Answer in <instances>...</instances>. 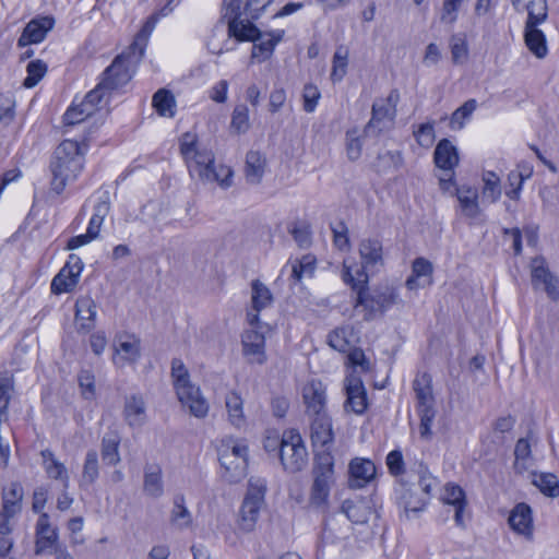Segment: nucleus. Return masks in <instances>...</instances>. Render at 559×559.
I'll use <instances>...</instances> for the list:
<instances>
[{
  "label": "nucleus",
  "instance_id": "nucleus-60",
  "mask_svg": "<svg viewBox=\"0 0 559 559\" xmlns=\"http://www.w3.org/2000/svg\"><path fill=\"white\" fill-rule=\"evenodd\" d=\"M528 177V175L524 176L522 173L518 170H513L508 175V183L509 189L506 191L507 197L512 200L518 201L520 199L521 190L524 180Z\"/></svg>",
  "mask_w": 559,
  "mask_h": 559
},
{
  "label": "nucleus",
  "instance_id": "nucleus-27",
  "mask_svg": "<svg viewBox=\"0 0 559 559\" xmlns=\"http://www.w3.org/2000/svg\"><path fill=\"white\" fill-rule=\"evenodd\" d=\"M349 486L361 488L374 477L376 466L370 460L357 457L349 464Z\"/></svg>",
  "mask_w": 559,
  "mask_h": 559
},
{
  "label": "nucleus",
  "instance_id": "nucleus-38",
  "mask_svg": "<svg viewBox=\"0 0 559 559\" xmlns=\"http://www.w3.org/2000/svg\"><path fill=\"white\" fill-rule=\"evenodd\" d=\"M159 17H163L159 14V11L157 13L152 14L146 20V22L144 23V25L142 26L140 32L138 33L134 41L130 46V50H132L133 52H136L139 55V57H143L144 49L146 47L148 37L153 33V31H154V28H155Z\"/></svg>",
  "mask_w": 559,
  "mask_h": 559
},
{
  "label": "nucleus",
  "instance_id": "nucleus-3",
  "mask_svg": "<svg viewBox=\"0 0 559 559\" xmlns=\"http://www.w3.org/2000/svg\"><path fill=\"white\" fill-rule=\"evenodd\" d=\"M342 278L357 292L356 307H362L367 310L368 319L374 312H383L399 301V293L395 288L388 287L373 296H369L366 293L368 275L362 271H357V276L355 277L352 267L346 262L343 264Z\"/></svg>",
  "mask_w": 559,
  "mask_h": 559
},
{
  "label": "nucleus",
  "instance_id": "nucleus-31",
  "mask_svg": "<svg viewBox=\"0 0 559 559\" xmlns=\"http://www.w3.org/2000/svg\"><path fill=\"white\" fill-rule=\"evenodd\" d=\"M43 466L50 479L58 480L67 489L70 483V476L67 467L60 462L51 451H41Z\"/></svg>",
  "mask_w": 559,
  "mask_h": 559
},
{
  "label": "nucleus",
  "instance_id": "nucleus-55",
  "mask_svg": "<svg viewBox=\"0 0 559 559\" xmlns=\"http://www.w3.org/2000/svg\"><path fill=\"white\" fill-rule=\"evenodd\" d=\"M329 489H330V475L326 473L318 475L316 477L313 486H312V493H311L312 501L317 504H321V503L325 502V500L329 496Z\"/></svg>",
  "mask_w": 559,
  "mask_h": 559
},
{
  "label": "nucleus",
  "instance_id": "nucleus-4",
  "mask_svg": "<svg viewBox=\"0 0 559 559\" xmlns=\"http://www.w3.org/2000/svg\"><path fill=\"white\" fill-rule=\"evenodd\" d=\"M229 35L238 40L253 41L251 57L259 62L273 55L275 46L284 38V29L261 33L250 21L234 19L229 22Z\"/></svg>",
  "mask_w": 559,
  "mask_h": 559
},
{
  "label": "nucleus",
  "instance_id": "nucleus-30",
  "mask_svg": "<svg viewBox=\"0 0 559 559\" xmlns=\"http://www.w3.org/2000/svg\"><path fill=\"white\" fill-rule=\"evenodd\" d=\"M120 442L121 436L117 430H109L104 435L100 443V455L105 464L115 466L120 463Z\"/></svg>",
  "mask_w": 559,
  "mask_h": 559
},
{
  "label": "nucleus",
  "instance_id": "nucleus-48",
  "mask_svg": "<svg viewBox=\"0 0 559 559\" xmlns=\"http://www.w3.org/2000/svg\"><path fill=\"white\" fill-rule=\"evenodd\" d=\"M97 110L93 105L83 99L80 104L70 107L63 116L66 124H75L84 121L87 117L94 115Z\"/></svg>",
  "mask_w": 559,
  "mask_h": 559
},
{
  "label": "nucleus",
  "instance_id": "nucleus-49",
  "mask_svg": "<svg viewBox=\"0 0 559 559\" xmlns=\"http://www.w3.org/2000/svg\"><path fill=\"white\" fill-rule=\"evenodd\" d=\"M316 270V258L311 254L304 255L292 265V277L299 282L304 277H310Z\"/></svg>",
  "mask_w": 559,
  "mask_h": 559
},
{
  "label": "nucleus",
  "instance_id": "nucleus-58",
  "mask_svg": "<svg viewBox=\"0 0 559 559\" xmlns=\"http://www.w3.org/2000/svg\"><path fill=\"white\" fill-rule=\"evenodd\" d=\"M266 491V481L261 477H251L249 479L248 491L245 499L254 501L264 506V497Z\"/></svg>",
  "mask_w": 559,
  "mask_h": 559
},
{
  "label": "nucleus",
  "instance_id": "nucleus-12",
  "mask_svg": "<svg viewBox=\"0 0 559 559\" xmlns=\"http://www.w3.org/2000/svg\"><path fill=\"white\" fill-rule=\"evenodd\" d=\"M359 255L361 260L360 267L353 270V275L357 276V271H362L368 275V272L376 273L384 264L382 242L378 239L367 238L362 239L359 243Z\"/></svg>",
  "mask_w": 559,
  "mask_h": 559
},
{
  "label": "nucleus",
  "instance_id": "nucleus-6",
  "mask_svg": "<svg viewBox=\"0 0 559 559\" xmlns=\"http://www.w3.org/2000/svg\"><path fill=\"white\" fill-rule=\"evenodd\" d=\"M223 469L222 477L229 484L239 483L247 475L248 445L243 440L226 437L217 448Z\"/></svg>",
  "mask_w": 559,
  "mask_h": 559
},
{
  "label": "nucleus",
  "instance_id": "nucleus-19",
  "mask_svg": "<svg viewBox=\"0 0 559 559\" xmlns=\"http://www.w3.org/2000/svg\"><path fill=\"white\" fill-rule=\"evenodd\" d=\"M310 437L314 448H325L332 443L334 435L332 420L326 413L311 416Z\"/></svg>",
  "mask_w": 559,
  "mask_h": 559
},
{
  "label": "nucleus",
  "instance_id": "nucleus-61",
  "mask_svg": "<svg viewBox=\"0 0 559 559\" xmlns=\"http://www.w3.org/2000/svg\"><path fill=\"white\" fill-rule=\"evenodd\" d=\"M347 144H346V152L347 156L350 160H356L361 155V148H362V141L360 136L358 135L357 130H350L346 134Z\"/></svg>",
  "mask_w": 559,
  "mask_h": 559
},
{
  "label": "nucleus",
  "instance_id": "nucleus-56",
  "mask_svg": "<svg viewBox=\"0 0 559 559\" xmlns=\"http://www.w3.org/2000/svg\"><path fill=\"white\" fill-rule=\"evenodd\" d=\"M230 127L237 133H245L249 130V109L246 105H238L235 107L231 115Z\"/></svg>",
  "mask_w": 559,
  "mask_h": 559
},
{
  "label": "nucleus",
  "instance_id": "nucleus-18",
  "mask_svg": "<svg viewBox=\"0 0 559 559\" xmlns=\"http://www.w3.org/2000/svg\"><path fill=\"white\" fill-rule=\"evenodd\" d=\"M400 99L397 91H391L385 98L377 99L372 105V118L367 126V131L382 121L392 122L396 115V105Z\"/></svg>",
  "mask_w": 559,
  "mask_h": 559
},
{
  "label": "nucleus",
  "instance_id": "nucleus-32",
  "mask_svg": "<svg viewBox=\"0 0 559 559\" xmlns=\"http://www.w3.org/2000/svg\"><path fill=\"white\" fill-rule=\"evenodd\" d=\"M435 163L444 171H452L459 164L456 147L447 139L441 140L435 150Z\"/></svg>",
  "mask_w": 559,
  "mask_h": 559
},
{
  "label": "nucleus",
  "instance_id": "nucleus-35",
  "mask_svg": "<svg viewBox=\"0 0 559 559\" xmlns=\"http://www.w3.org/2000/svg\"><path fill=\"white\" fill-rule=\"evenodd\" d=\"M266 167L265 157L258 151H250L246 156L245 176L247 182L259 185Z\"/></svg>",
  "mask_w": 559,
  "mask_h": 559
},
{
  "label": "nucleus",
  "instance_id": "nucleus-15",
  "mask_svg": "<svg viewBox=\"0 0 559 559\" xmlns=\"http://www.w3.org/2000/svg\"><path fill=\"white\" fill-rule=\"evenodd\" d=\"M302 399L309 416L325 413L326 393L320 380L311 379L304 385Z\"/></svg>",
  "mask_w": 559,
  "mask_h": 559
},
{
  "label": "nucleus",
  "instance_id": "nucleus-25",
  "mask_svg": "<svg viewBox=\"0 0 559 559\" xmlns=\"http://www.w3.org/2000/svg\"><path fill=\"white\" fill-rule=\"evenodd\" d=\"M400 504L404 508L406 514L423 511L427 506V497L421 496L415 484H401L399 488Z\"/></svg>",
  "mask_w": 559,
  "mask_h": 559
},
{
  "label": "nucleus",
  "instance_id": "nucleus-59",
  "mask_svg": "<svg viewBox=\"0 0 559 559\" xmlns=\"http://www.w3.org/2000/svg\"><path fill=\"white\" fill-rule=\"evenodd\" d=\"M414 136L417 143L423 147H430L436 139L435 135V123L426 122L421 123L417 130L414 131Z\"/></svg>",
  "mask_w": 559,
  "mask_h": 559
},
{
  "label": "nucleus",
  "instance_id": "nucleus-26",
  "mask_svg": "<svg viewBox=\"0 0 559 559\" xmlns=\"http://www.w3.org/2000/svg\"><path fill=\"white\" fill-rule=\"evenodd\" d=\"M523 39L528 51L537 59H545L548 55V44L545 33L539 26H524Z\"/></svg>",
  "mask_w": 559,
  "mask_h": 559
},
{
  "label": "nucleus",
  "instance_id": "nucleus-57",
  "mask_svg": "<svg viewBox=\"0 0 559 559\" xmlns=\"http://www.w3.org/2000/svg\"><path fill=\"white\" fill-rule=\"evenodd\" d=\"M534 484L543 493L549 497L555 498L559 496V481L554 474H540L536 476Z\"/></svg>",
  "mask_w": 559,
  "mask_h": 559
},
{
  "label": "nucleus",
  "instance_id": "nucleus-43",
  "mask_svg": "<svg viewBox=\"0 0 559 559\" xmlns=\"http://www.w3.org/2000/svg\"><path fill=\"white\" fill-rule=\"evenodd\" d=\"M532 463V449L527 439L521 438L518 440L514 448V468L516 472L522 473L531 467Z\"/></svg>",
  "mask_w": 559,
  "mask_h": 559
},
{
  "label": "nucleus",
  "instance_id": "nucleus-28",
  "mask_svg": "<svg viewBox=\"0 0 559 559\" xmlns=\"http://www.w3.org/2000/svg\"><path fill=\"white\" fill-rule=\"evenodd\" d=\"M123 417L130 427H141L146 420V406L141 395H130L124 401Z\"/></svg>",
  "mask_w": 559,
  "mask_h": 559
},
{
  "label": "nucleus",
  "instance_id": "nucleus-37",
  "mask_svg": "<svg viewBox=\"0 0 559 559\" xmlns=\"http://www.w3.org/2000/svg\"><path fill=\"white\" fill-rule=\"evenodd\" d=\"M527 11V19L524 26H540L548 19L547 0H528L523 5V11Z\"/></svg>",
  "mask_w": 559,
  "mask_h": 559
},
{
  "label": "nucleus",
  "instance_id": "nucleus-34",
  "mask_svg": "<svg viewBox=\"0 0 559 559\" xmlns=\"http://www.w3.org/2000/svg\"><path fill=\"white\" fill-rule=\"evenodd\" d=\"M143 492L145 496L157 499L164 495L162 468L158 465H146L144 468Z\"/></svg>",
  "mask_w": 559,
  "mask_h": 559
},
{
  "label": "nucleus",
  "instance_id": "nucleus-23",
  "mask_svg": "<svg viewBox=\"0 0 559 559\" xmlns=\"http://www.w3.org/2000/svg\"><path fill=\"white\" fill-rule=\"evenodd\" d=\"M441 501L454 509V521L459 526H463V512L467 507V500L464 490L455 484H447L441 493Z\"/></svg>",
  "mask_w": 559,
  "mask_h": 559
},
{
  "label": "nucleus",
  "instance_id": "nucleus-17",
  "mask_svg": "<svg viewBox=\"0 0 559 559\" xmlns=\"http://www.w3.org/2000/svg\"><path fill=\"white\" fill-rule=\"evenodd\" d=\"M257 324L242 335V350L251 362L263 364L265 361V337L259 332Z\"/></svg>",
  "mask_w": 559,
  "mask_h": 559
},
{
  "label": "nucleus",
  "instance_id": "nucleus-14",
  "mask_svg": "<svg viewBox=\"0 0 559 559\" xmlns=\"http://www.w3.org/2000/svg\"><path fill=\"white\" fill-rule=\"evenodd\" d=\"M346 401L344 408L346 412H353L357 415L362 414L367 408V395L360 377L354 372L349 373L344 381Z\"/></svg>",
  "mask_w": 559,
  "mask_h": 559
},
{
  "label": "nucleus",
  "instance_id": "nucleus-9",
  "mask_svg": "<svg viewBox=\"0 0 559 559\" xmlns=\"http://www.w3.org/2000/svg\"><path fill=\"white\" fill-rule=\"evenodd\" d=\"M112 364L118 368L135 364L141 356V341L131 333H117L112 341Z\"/></svg>",
  "mask_w": 559,
  "mask_h": 559
},
{
  "label": "nucleus",
  "instance_id": "nucleus-53",
  "mask_svg": "<svg viewBox=\"0 0 559 559\" xmlns=\"http://www.w3.org/2000/svg\"><path fill=\"white\" fill-rule=\"evenodd\" d=\"M23 497L22 487L13 483L3 495V508L11 514H16L21 510V500Z\"/></svg>",
  "mask_w": 559,
  "mask_h": 559
},
{
  "label": "nucleus",
  "instance_id": "nucleus-51",
  "mask_svg": "<svg viewBox=\"0 0 559 559\" xmlns=\"http://www.w3.org/2000/svg\"><path fill=\"white\" fill-rule=\"evenodd\" d=\"M352 330L348 326L337 328L329 336V345L341 353H346L350 348Z\"/></svg>",
  "mask_w": 559,
  "mask_h": 559
},
{
  "label": "nucleus",
  "instance_id": "nucleus-10",
  "mask_svg": "<svg viewBox=\"0 0 559 559\" xmlns=\"http://www.w3.org/2000/svg\"><path fill=\"white\" fill-rule=\"evenodd\" d=\"M531 281L535 289L545 292L552 301L559 300V277L550 272L548 264L543 257L531 260Z\"/></svg>",
  "mask_w": 559,
  "mask_h": 559
},
{
  "label": "nucleus",
  "instance_id": "nucleus-40",
  "mask_svg": "<svg viewBox=\"0 0 559 559\" xmlns=\"http://www.w3.org/2000/svg\"><path fill=\"white\" fill-rule=\"evenodd\" d=\"M414 390L418 400L419 408L432 407L433 396L431 390V379L424 373L417 376L414 380Z\"/></svg>",
  "mask_w": 559,
  "mask_h": 559
},
{
  "label": "nucleus",
  "instance_id": "nucleus-16",
  "mask_svg": "<svg viewBox=\"0 0 559 559\" xmlns=\"http://www.w3.org/2000/svg\"><path fill=\"white\" fill-rule=\"evenodd\" d=\"M273 296L270 289L260 281L251 284V309L247 312V321L251 326L259 324V312L272 304Z\"/></svg>",
  "mask_w": 559,
  "mask_h": 559
},
{
  "label": "nucleus",
  "instance_id": "nucleus-36",
  "mask_svg": "<svg viewBox=\"0 0 559 559\" xmlns=\"http://www.w3.org/2000/svg\"><path fill=\"white\" fill-rule=\"evenodd\" d=\"M225 407L227 411L228 421L236 428L246 425V416L243 412V400L236 391H230L225 397Z\"/></svg>",
  "mask_w": 559,
  "mask_h": 559
},
{
  "label": "nucleus",
  "instance_id": "nucleus-29",
  "mask_svg": "<svg viewBox=\"0 0 559 559\" xmlns=\"http://www.w3.org/2000/svg\"><path fill=\"white\" fill-rule=\"evenodd\" d=\"M455 197L457 198L463 215L475 218L480 214L478 203V191L467 185L455 188Z\"/></svg>",
  "mask_w": 559,
  "mask_h": 559
},
{
  "label": "nucleus",
  "instance_id": "nucleus-22",
  "mask_svg": "<svg viewBox=\"0 0 559 559\" xmlns=\"http://www.w3.org/2000/svg\"><path fill=\"white\" fill-rule=\"evenodd\" d=\"M508 522L516 534L523 535L527 539L532 538L534 525L530 506L518 503L512 509Z\"/></svg>",
  "mask_w": 559,
  "mask_h": 559
},
{
  "label": "nucleus",
  "instance_id": "nucleus-42",
  "mask_svg": "<svg viewBox=\"0 0 559 559\" xmlns=\"http://www.w3.org/2000/svg\"><path fill=\"white\" fill-rule=\"evenodd\" d=\"M153 107L163 117H174L176 108L174 95L167 90H158L153 96Z\"/></svg>",
  "mask_w": 559,
  "mask_h": 559
},
{
  "label": "nucleus",
  "instance_id": "nucleus-46",
  "mask_svg": "<svg viewBox=\"0 0 559 559\" xmlns=\"http://www.w3.org/2000/svg\"><path fill=\"white\" fill-rule=\"evenodd\" d=\"M349 51L346 47L340 46L336 48L332 59L331 80L340 82L346 75L348 66Z\"/></svg>",
  "mask_w": 559,
  "mask_h": 559
},
{
  "label": "nucleus",
  "instance_id": "nucleus-21",
  "mask_svg": "<svg viewBox=\"0 0 559 559\" xmlns=\"http://www.w3.org/2000/svg\"><path fill=\"white\" fill-rule=\"evenodd\" d=\"M97 306L90 296H82L75 302V323L79 331L88 332L95 326Z\"/></svg>",
  "mask_w": 559,
  "mask_h": 559
},
{
  "label": "nucleus",
  "instance_id": "nucleus-54",
  "mask_svg": "<svg viewBox=\"0 0 559 559\" xmlns=\"http://www.w3.org/2000/svg\"><path fill=\"white\" fill-rule=\"evenodd\" d=\"M26 72L27 75L24 79L23 86L26 88H32L37 85L46 74L47 64L39 59L33 60L27 64Z\"/></svg>",
  "mask_w": 559,
  "mask_h": 559
},
{
  "label": "nucleus",
  "instance_id": "nucleus-33",
  "mask_svg": "<svg viewBox=\"0 0 559 559\" xmlns=\"http://www.w3.org/2000/svg\"><path fill=\"white\" fill-rule=\"evenodd\" d=\"M263 507V504L243 499L237 521L238 528L245 533L252 532L255 528L260 512Z\"/></svg>",
  "mask_w": 559,
  "mask_h": 559
},
{
  "label": "nucleus",
  "instance_id": "nucleus-1",
  "mask_svg": "<svg viewBox=\"0 0 559 559\" xmlns=\"http://www.w3.org/2000/svg\"><path fill=\"white\" fill-rule=\"evenodd\" d=\"M180 153L192 177H198L203 183H216L222 189L231 187L233 169L224 164H215L213 151L200 142L195 134H182Z\"/></svg>",
  "mask_w": 559,
  "mask_h": 559
},
{
  "label": "nucleus",
  "instance_id": "nucleus-44",
  "mask_svg": "<svg viewBox=\"0 0 559 559\" xmlns=\"http://www.w3.org/2000/svg\"><path fill=\"white\" fill-rule=\"evenodd\" d=\"M99 475V463H98V454L95 450L87 451L84 464H83V471H82V479L81 485L87 486L92 485L96 481Z\"/></svg>",
  "mask_w": 559,
  "mask_h": 559
},
{
  "label": "nucleus",
  "instance_id": "nucleus-50",
  "mask_svg": "<svg viewBox=\"0 0 559 559\" xmlns=\"http://www.w3.org/2000/svg\"><path fill=\"white\" fill-rule=\"evenodd\" d=\"M170 523L177 530H186L192 524V515L185 507L182 499L176 500L170 513Z\"/></svg>",
  "mask_w": 559,
  "mask_h": 559
},
{
  "label": "nucleus",
  "instance_id": "nucleus-45",
  "mask_svg": "<svg viewBox=\"0 0 559 559\" xmlns=\"http://www.w3.org/2000/svg\"><path fill=\"white\" fill-rule=\"evenodd\" d=\"M342 510L347 519L354 523H365L370 514L369 507L361 500H345Z\"/></svg>",
  "mask_w": 559,
  "mask_h": 559
},
{
  "label": "nucleus",
  "instance_id": "nucleus-63",
  "mask_svg": "<svg viewBox=\"0 0 559 559\" xmlns=\"http://www.w3.org/2000/svg\"><path fill=\"white\" fill-rule=\"evenodd\" d=\"M81 394L85 400H93L96 395L95 378L90 371H82L79 376Z\"/></svg>",
  "mask_w": 559,
  "mask_h": 559
},
{
  "label": "nucleus",
  "instance_id": "nucleus-2",
  "mask_svg": "<svg viewBox=\"0 0 559 559\" xmlns=\"http://www.w3.org/2000/svg\"><path fill=\"white\" fill-rule=\"evenodd\" d=\"M50 189L61 194L67 186L73 183L84 168V148L73 140L61 142L50 162Z\"/></svg>",
  "mask_w": 559,
  "mask_h": 559
},
{
  "label": "nucleus",
  "instance_id": "nucleus-47",
  "mask_svg": "<svg viewBox=\"0 0 559 559\" xmlns=\"http://www.w3.org/2000/svg\"><path fill=\"white\" fill-rule=\"evenodd\" d=\"M450 51L452 62L455 64H464L468 60V44L464 34H455L451 36Z\"/></svg>",
  "mask_w": 559,
  "mask_h": 559
},
{
  "label": "nucleus",
  "instance_id": "nucleus-13",
  "mask_svg": "<svg viewBox=\"0 0 559 559\" xmlns=\"http://www.w3.org/2000/svg\"><path fill=\"white\" fill-rule=\"evenodd\" d=\"M58 542V528L51 525L47 513H40L35 525V555L52 554V550L59 546Z\"/></svg>",
  "mask_w": 559,
  "mask_h": 559
},
{
  "label": "nucleus",
  "instance_id": "nucleus-5",
  "mask_svg": "<svg viewBox=\"0 0 559 559\" xmlns=\"http://www.w3.org/2000/svg\"><path fill=\"white\" fill-rule=\"evenodd\" d=\"M171 378L179 402L197 418H204L210 409L206 399L199 386L190 380V374L180 359L171 362Z\"/></svg>",
  "mask_w": 559,
  "mask_h": 559
},
{
  "label": "nucleus",
  "instance_id": "nucleus-39",
  "mask_svg": "<svg viewBox=\"0 0 559 559\" xmlns=\"http://www.w3.org/2000/svg\"><path fill=\"white\" fill-rule=\"evenodd\" d=\"M159 17H163L159 14V11L157 13L152 14L146 20V22L144 23V25L142 26L140 32L138 33L134 41L130 46V50H132L133 52H136L139 55V57H143L144 49L146 47L148 37L153 33V31H154V28H155Z\"/></svg>",
  "mask_w": 559,
  "mask_h": 559
},
{
  "label": "nucleus",
  "instance_id": "nucleus-52",
  "mask_svg": "<svg viewBox=\"0 0 559 559\" xmlns=\"http://www.w3.org/2000/svg\"><path fill=\"white\" fill-rule=\"evenodd\" d=\"M477 108V102L475 99H468L461 107H459L451 116L450 127L453 130H461L465 121L468 120Z\"/></svg>",
  "mask_w": 559,
  "mask_h": 559
},
{
  "label": "nucleus",
  "instance_id": "nucleus-62",
  "mask_svg": "<svg viewBox=\"0 0 559 559\" xmlns=\"http://www.w3.org/2000/svg\"><path fill=\"white\" fill-rule=\"evenodd\" d=\"M225 16L228 23L234 19L249 21V10L246 8V0H231L226 9Z\"/></svg>",
  "mask_w": 559,
  "mask_h": 559
},
{
  "label": "nucleus",
  "instance_id": "nucleus-8",
  "mask_svg": "<svg viewBox=\"0 0 559 559\" xmlns=\"http://www.w3.org/2000/svg\"><path fill=\"white\" fill-rule=\"evenodd\" d=\"M141 58L132 50L128 55L118 56L106 69L102 83L109 90L127 84L132 78V68Z\"/></svg>",
  "mask_w": 559,
  "mask_h": 559
},
{
  "label": "nucleus",
  "instance_id": "nucleus-11",
  "mask_svg": "<svg viewBox=\"0 0 559 559\" xmlns=\"http://www.w3.org/2000/svg\"><path fill=\"white\" fill-rule=\"evenodd\" d=\"M83 271V262L76 254H70L66 265L51 282V292L56 295L69 293L75 288Z\"/></svg>",
  "mask_w": 559,
  "mask_h": 559
},
{
  "label": "nucleus",
  "instance_id": "nucleus-41",
  "mask_svg": "<svg viewBox=\"0 0 559 559\" xmlns=\"http://www.w3.org/2000/svg\"><path fill=\"white\" fill-rule=\"evenodd\" d=\"M483 200L496 203L501 197L500 178L493 171H485L483 174Z\"/></svg>",
  "mask_w": 559,
  "mask_h": 559
},
{
  "label": "nucleus",
  "instance_id": "nucleus-7",
  "mask_svg": "<svg viewBox=\"0 0 559 559\" xmlns=\"http://www.w3.org/2000/svg\"><path fill=\"white\" fill-rule=\"evenodd\" d=\"M284 468L290 473L301 471L308 463V452L299 432L294 429L282 435L280 453Z\"/></svg>",
  "mask_w": 559,
  "mask_h": 559
},
{
  "label": "nucleus",
  "instance_id": "nucleus-20",
  "mask_svg": "<svg viewBox=\"0 0 559 559\" xmlns=\"http://www.w3.org/2000/svg\"><path fill=\"white\" fill-rule=\"evenodd\" d=\"M433 266L425 258H416L412 264V274L407 277L405 285L409 290H417L432 285Z\"/></svg>",
  "mask_w": 559,
  "mask_h": 559
},
{
  "label": "nucleus",
  "instance_id": "nucleus-24",
  "mask_svg": "<svg viewBox=\"0 0 559 559\" xmlns=\"http://www.w3.org/2000/svg\"><path fill=\"white\" fill-rule=\"evenodd\" d=\"M53 26V19L45 16L38 20H32L24 28L21 37L19 38V46H27L29 44L40 43L47 33Z\"/></svg>",
  "mask_w": 559,
  "mask_h": 559
},
{
  "label": "nucleus",
  "instance_id": "nucleus-64",
  "mask_svg": "<svg viewBox=\"0 0 559 559\" xmlns=\"http://www.w3.org/2000/svg\"><path fill=\"white\" fill-rule=\"evenodd\" d=\"M320 91L316 85L307 84L304 87L302 99H304V110L306 112H313L320 99Z\"/></svg>",
  "mask_w": 559,
  "mask_h": 559
}]
</instances>
